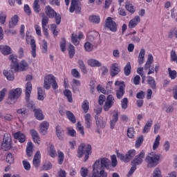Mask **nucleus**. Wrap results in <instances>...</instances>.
Here are the masks:
<instances>
[{
    "label": "nucleus",
    "mask_w": 177,
    "mask_h": 177,
    "mask_svg": "<svg viewBox=\"0 0 177 177\" xmlns=\"http://www.w3.org/2000/svg\"><path fill=\"white\" fill-rule=\"evenodd\" d=\"M68 52L69 55V57L71 59H73L74 57V55H75V48H74L73 45H70L68 48Z\"/></svg>",
    "instance_id": "nucleus-48"
},
{
    "label": "nucleus",
    "mask_w": 177,
    "mask_h": 177,
    "mask_svg": "<svg viewBox=\"0 0 177 177\" xmlns=\"http://www.w3.org/2000/svg\"><path fill=\"white\" fill-rule=\"evenodd\" d=\"M140 23V17L136 16L129 22V28H135L138 24Z\"/></svg>",
    "instance_id": "nucleus-18"
},
{
    "label": "nucleus",
    "mask_w": 177,
    "mask_h": 177,
    "mask_svg": "<svg viewBox=\"0 0 177 177\" xmlns=\"http://www.w3.org/2000/svg\"><path fill=\"white\" fill-rule=\"evenodd\" d=\"M176 59H177L176 52H175V50H172L170 52V60H171V62H176Z\"/></svg>",
    "instance_id": "nucleus-62"
},
{
    "label": "nucleus",
    "mask_w": 177,
    "mask_h": 177,
    "mask_svg": "<svg viewBox=\"0 0 177 177\" xmlns=\"http://www.w3.org/2000/svg\"><path fill=\"white\" fill-rule=\"evenodd\" d=\"M9 59L10 62H12L11 68H13L15 71H24V70L28 67V64H27L24 60H22L19 64V62H17V57L13 55H10L9 56Z\"/></svg>",
    "instance_id": "nucleus-1"
},
{
    "label": "nucleus",
    "mask_w": 177,
    "mask_h": 177,
    "mask_svg": "<svg viewBox=\"0 0 177 177\" xmlns=\"http://www.w3.org/2000/svg\"><path fill=\"white\" fill-rule=\"evenodd\" d=\"M56 135L59 140H64V130L60 129L59 125L56 126Z\"/></svg>",
    "instance_id": "nucleus-27"
},
{
    "label": "nucleus",
    "mask_w": 177,
    "mask_h": 177,
    "mask_svg": "<svg viewBox=\"0 0 177 177\" xmlns=\"http://www.w3.org/2000/svg\"><path fill=\"white\" fill-rule=\"evenodd\" d=\"M116 87V97L118 99H122V96L125 94V84L124 82L116 81L115 82Z\"/></svg>",
    "instance_id": "nucleus-8"
},
{
    "label": "nucleus",
    "mask_w": 177,
    "mask_h": 177,
    "mask_svg": "<svg viewBox=\"0 0 177 177\" xmlns=\"http://www.w3.org/2000/svg\"><path fill=\"white\" fill-rule=\"evenodd\" d=\"M18 23H19V16L15 15L11 18V20L9 21V24H8L9 28H15V27L17 26Z\"/></svg>",
    "instance_id": "nucleus-24"
},
{
    "label": "nucleus",
    "mask_w": 177,
    "mask_h": 177,
    "mask_svg": "<svg viewBox=\"0 0 177 177\" xmlns=\"http://www.w3.org/2000/svg\"><path fill=\"white\" fill-rule=\"evenodd\" d=\"M2 149H4L6 151L12 149V136L10 134L6 133L3 135V142L1 143Z\"/></svg>",
    "instance_id": "nucleus-9"
},
{
    "label": "nucleus",
    "mask_w": 177,
    "mask_h": 177,
    "mask_svg": "<svg viewBox=\"0 0 177 177\" xmlns=\"http://www.w3.org/2000/svg\"><path fill=\"white\" fill-rule=\"evenodd\" d=\"M131 71H132V66H131V62H127L126 66L124 67V75L128 77L131 75Z\"/></svg>",
    "instance_id": "nucleus-41"
},
{
    "label": "nucleus",
    "mask_w": 177,
    "mask_h": 177,
    "mask_svg": "<svg viewBox=\"0 0 177 177\" xmlns=\"http://www.w3.org/2000/svg\"><path fill=\"white\" fill-rule=\"evenodd\" d=\"M88 66H91V67H100L102 66V63H100L97 59H91L88 60Z\"/></svg>",
    "instance_id": "nucleus-37"
},
{
    "label": "nucleus",
    "mask_w": 177,
    "mask_h": 177,
    "mask_svg": "<svg viewBox=\"0 0 177 177\" xmlns=\"http://www.w3.org/2000/svg\"><path fill=\"white\" fill-rule=\"evenodd\" d=\"M77 64L79 65V67L83 74H86V73H88V71L86 70V66H85V64H84V61L80 59L77 62Z\"/></svg>",
    "instance_id": "nucleus-43"
},
{
    "label": "nucleus",
    "mask_w": 177,
    "mask_h": 177,
    "mask_svg": "<svg viewBox=\"0 0 177 177\" xmlns=\"http://www.w3.org/2000/svg\"><path fill=\"white\" fill-rule=\"evenodd\" d=\"M117 121H118V112H116L112 116V120L110 121L111 129H114Z\"/></svg>",
    "instance_id": "nucleus-32"
},
{
    "label": "nucleus",
    "mask_w": 177,
    "mask_h": 177,
    "mask_svg": "<svg viewBox=\"0 0 177 177\" xmlns=\"http://www.w3.org/2000/svg\"><path fill=\"white\" fill-rule=\"evenodd\" d=\"M88 168L86 167H82L80 169V175L82 177H86L88 176Z\"/></svg>",
    "instance_id": "nucleus-61"
},
{
    "label": "nucleus",
    "mask_w": 177,
    "mask_h": 177,
    "mask_svg": "<svg viewBox=\"0 0 177 177\" xmlns=\"http://www.w3.org/2000/svg\"><path fill=\"white\" fill-rule=\"evenodd\" d=\"M91 116L90 113H87L84 115L86 128H88V129L91 128Z\"/></svg>",
    "instance_id": "nucleus-45"
},
{
    "label": "nucleus",
    "mask_w": 177,
    "mask_h": 177,
    "mask_svg": "<svg viewBox=\"0 0 177 177\" xmlns=\"http://www.w3.org/2000/svg\"><path fill=\"white\" fill-rule=\"evenodd\" d=\"M128 98L124 97L121 101V107L122 110H127L128 109Z\"/></svg>",
    "instance_id": "nucleus-56"
},
{
    "label": "nucleus",
    "mask_w": 177,
    "mask_h": 177,
    "mask_svg": "<svg viewBox=\"0 0 177 177\" xmlns=\"http://www.w3.org/2000/svg\"><path fill=\"white\" fill-rule=\"evenodd\" d=\"M153 58L151 54L148 55V58L147 62L144 66L145 70H149L150 67H151V64H153Z\"/></svg>",
    "instance_id": "nucleus-31"
},
{
    "label": "nucleus",
    "mask_w": 177,
    "mask_h": 177,
    "mask_svg": "<svg viewBox=\"0 0 177 177\" xmlns=\"http://www.w3.org/2000/svg\"><path fill=\"white\" fill-rule=\"evenodd\" d=\"M28 107H31V110H33V112L35 113V117L37 118V120H39V121H42V120L45 118L42 110L40 109H35V104H32V103L29 104Z\"/></svg>",
    "instance_id": "nucleus-12"
},
{
    "label": "nucleus",
    "mask_w": 177,
    "mask_h": 177,
    "mask_svg": "<svg viewBox=\"0 0 177 177\" xmlns=\"http://www.w3.org/2000/svg\"><path fill=\"white\" fill-rule=\"evenodd\" d=\"M71 75L74 78H81V74H80V72L76 68L71 70Z\"/></svg>",
    "instance_id": "nucleus-60"
},
{
    "label": "nucleus",
    "mask_w": 177,
    "mask_h": 177,
    "mask_svg": "<svg viewBox=\"0 0 177 177\" xmlns=\"http://www.w3.org/2000/svg\"><path fill=\"white\" fill-rule=\"evenodd\" d=\"M6 161L8 164H13V162H15V157H13L12 153H8V155L6 156Z\"/></svg>",
    "instance_id": "nucleus-54"
},
{
    "label": "nucleus",
    "mask_w": 177,
    "mask_h": 177,
    "mask_svg": "<svg viewBox=\"0 0 177 177\" xmlns=\"http://www.w3.org/2000/svg\"><path fill=\"white\" fill-rule=\"evenodd\" d=\"M143 136H140L137 138L135 145L136 149H139L143 145Z\"/></svg>",
    "instance_id": "nucleus-51"
},
{
    "label": "nucleus",
    "mask_w": 177,
    "mask_h": 177,
    "mask_svg": "<svg viewBox=\"0 0 177 177\" xmlns=\"http://www.w3.org/2000/svg\"><path fill=\"white\" fill-rule=\"evenodd\" d=\"M48 156L51 157L52 158H55L56 156H57V153L56 152V149H55V145H50L48 150Z\"/></svg>",
    "instance_id": "nucleus-29"
},
{
    "label": "nucleus",
    "mask_w": 177,
    "mask_h": 177,
    "mask_svg": "<svg viewBox=\"0 0 177 177\" xmlns=\"http://www.w3.org/2000/svg\"><path fill=\"white\" fill-rule=\"evenodd\" d=\"M95 119L97 128H102V129L106 128V122L103 120V118L102 116L99 117L98 115H95Z\"/></svg>",
    "instance_id": "nucleus-17"
},
{
    "label": "nucleus",
    "mask_w": 177,
    "mask_h": 177,
    "mask_svg": "<svg viewBox=\"0 0 177 177\" xmlns=\"http://www.w3.org/2000/svg\"><path fill=\"white\" fill-rule=\"evenodd\" d=\"M160 157V154H156L154 152H151L146 156L145 161L149 167H156L158 165Z\"/></svg>",
    "instance_id": "nucleus-5"
},
{
    "label": "nucleus",
    "mask_w": 177,
    "mask_h": 177,
    "mask_svg": "<svg viewBox=\"0 0 177 177\" xmlns=\"http://www.w3.org/2000/svg\"><path fill=\"white\" fill-rule=\"evenodd\" d=\"M135 156H136V150L135 149H129L125 155L121 153H117L118 158L123 161V162H129Z\"/></svg>",
    "instance_id": "nucleus-6"
},
{
    "label": "nucleus",
    "mask_w": 177,
    "mask_h": 177,
    "mask_svg": "<svg viewBox=\"0 0 177 177\" xmlns=\"http://www.w3.org/2000/svg\"><path fill=\"white\" fill-rule=\"evenodd\" d=\"M48 23H49V18H48V17H44L42 18L41 24L42 30L46 37H48L49 35V33L48 32V27H46V26H48Z\"/></svg>",
    "instance_id": "nucleus-16"
},
{
    "label": "nucleus",
    "mask_w": 177,
    "mask_h": 177,
    "mask_svg": "<svg viewBox=\"0 0 177 177\" xmlns=\"http://www.w3.org/2000/svg\"><path fill=\"white\" fill-rule=\"evenodd\" d=\"M146 156V153L144 150L141 151L140 153L136 156L135 158L131 161L132 167L130 169L129 173L127 174V177L131 176V175L136 171V166L140 165L143 162V159Z\"/></svg>",
    "instance_id": "nucleus-2"
},
{
    "label": "nucleus",
    "mask_w": 177,
    "mask_h": 177,
    "mask_svg": "<svg viewBox=\"0 0 177 177\" xmlns=\"http://www.w3.org/2000/svg\"><path fill=\"white\" fill-rule=\"evenodd\" d=\"M160 140H161V136L160 135L157 136L153 145V150H157L158 147L160 146Z\"/></svg>",
    "instance_id": "nucleus-47"
},
{
    "label": "nucleus",
    "mask_w": 177,
    "mask_h": 177,
    "mask_svg": "<svg viewBox=\"0 0 177 177\" xmlns=\"http://www.w3.org/2000/svg\"><path fill=\"white\" fill-rule=\"evenodd\" d=\"M0 118H1V120H6V121H12V120H13V115L9 113L3 115V113H0Z\"/></svg>",
    "instance_id": "nucleus-46"
},
{
    "label": "nucleus",
    "mask_w": 177,
    "mask_h": 177,
    "mask_svg": "<svg viewBox=\"0 0 177 177\" xmlns=\"http://www.w3.org/2000/svg\"><path fill=\"white\" fill-rule=\"evenodd\" d=\"M64 161V153L62 151H58V164L62 165Z\"/></svg>",
    "instance_id": "nucleus-55"
},
{
    "label": "nucleus",
    "mask_w": 177,
    "mask_h": 177,
    "mask_svg": "<svg viewBox=\"0 0 177 177\" xmlns=\"http://www.w3.org/2000/svg\"><path fill=\"white\" fill-rule=\"evenodd\" d=\"M147 82L149 85L150 88H151V89H157V84L156 83L154 77L151 76H148Z\"/></svg>",
    "instance_id": "nucleus-28"
},
{
    "label": "nucleus",
    "mask_w": 177,
    "mask_h": 177,
    "mask_svg": "<svg viewBox=\"0 0 177 177\" xmlns=\"http://www.w3.org/2000/svg\"><path fill=\"white\" fill-rule=\"evenodd\" d=\"M89 21L94 23V24H99L100 23V17L99 15H91L89 17Z\"/></svg>",
    "instance_id": "nucleus-42"
},
{
    "label": "nucleus",
    "mask_w": 177,
    "mask_h": 177,
    "mask_svg": "<svg viewBox=\"0 0 177 177\" xmlns=\"http://www.w3.org/2000/svg\"><path fill=\"white\" fill-rule=\"evenodd\" d=\"M3 74V75H5L8 81H13L15 80V75L13 74V72L10 71H8L6 70H4Z\"/></svg>",
    "instance_id": "nucleus-38"
},
{
    "label": "nucleus",
    "mask_w": 177,
    "mask_h": 177,
    "mask_svg": "<svg viewBox=\"0 0 177 177\" xmlns=\"http://www.w3.org/2000/svg\"><path fill=\"white\" fill-rule=\"evenodd\" d=\"M45 13L48 17H50V19H53L55 17V15H56V11L50 7V6H46L45 7Z\"/></svg>",
    "instance_id": "nucleus-20"
},
{
    "label": "nucleus",
    "mask_w": 177,
    "mask_h": 177,
    "mask_svg": "<svg viewBox=\"0 0 177 177\" xmlns=\"http://www.w3.org/2000/svg\"><path fill=\"white\" fill-rule=\"evenodd\" d=\"M93 41H95V37L93 35H88L87 36V41L84 44V45H93Z\"/></svg>",
    "instance_id": "nucleus-57"
},
{
    "label": "nucleus",
    "mask_w": 177,
    "mask_h": 177,
    "mask_svg": "<svg viewBox=\"0 0 177 177\" xmlns=\"http://www.w3.org/2000/svg\"><path fill=\"white\" fill-rule=\"evenodd\" d=\"M34 149V144L32 142H28V145L26 147V154L28 157H31L32 156V151Z\"/></svg>",
    "instance_id": "nucleus-36"
},
{
    "label": "nucleus",
    "mask_w": 177,
    "mask_h": 177,
    "mask_svg": "<svg viewBox=\"0 0 177 177\" xmlns=\"http://www.w3.org/2000/svg\"><path fill=\"white\" fill-rule=\"evenodd\" d=\"M32 164L35 168H38L41 164V152L37 151L33 158Z\"/></svg>",
    "instance_id": "nucleus-15"
},
{
    "label": "nucleus",
    "mask_w": 177,
    "mask_h": 177,
    "mask_svg": "<svg viewBox=\"0 0 177 177\" xmlns=\"http://www.w3.org/2000/svg\"><path fill=\"white\" fill-rule=\"evenodd\" d=\"M31 91H32V84L30 83V82H28L26 84V90H25L26 102H30V97L31 96Z\"/></svg>",
    "instance_id": "nucleus-14"
},
{
    "label": "nucleus",
    "mask_w": 177,
    "mask_h": 177,
    "mask_svg": "<svg viewBox=\"0 0 177 177\" xmlns=\"http://www.w3.org/2000/svg\"><path fill=\"white\" fill-rule=\"evenodd\" d=\"M39 0H35L33 3V10L35 13L41 12V6H39Z\"/></svg>",
    "instance_id": "nucleus-44"
},
{
    "label": "nucleus",
    "mask_w": 177,
    "mask_h": 177,
    "mask_svg": "<svg viewBox=\"0 0 177 177\" xmlns=\"http://www.w3.org/2000/svg\"><path fill=\"white\" fill-rule=\"evenodd\" d=\"M64 95L66 97L69 103H73V93L68 89H65L64 91Z\"/></svg>",
    "instance_id": "nucleus-34"
},
{
    "label": "nucleus",
    "mask_w": 177,
    "mask_h": 177,
    "mask_svg": "<svg viewBox=\"0 0 177 177\" xmlns=\"http://www.w3.org/2000/svg\"><path fill=\"white\" fill-rule=\"evenodd\" d=\"M21 96V88H17L15 89L12 90L9 93L8 99L7 100V103L8 104H15V101L17 99H19Z\"/></svg>",
    "instance_id": "nucleus-7"
},
{
    "label": "nucleus",
    "mask_w": 177,
    "mask_h": 177,
    "mask_svg": "<svg viewBox=\"0 0 177 177\" xmlns=\"http://www.w3.org/2000/svg\"><path fill=\"white\" fill-rule=\"evenodd\" d=\"M127 136L130 139H133L135 138V129L132 127H129L127 129Z\"/></svg>",
    "instance_id": "nucleus-53"
},
{
    "label": "nucleus",
    "mask_w": 177,
    "mask_h": 177,
    "mask_svg": "<svg viewBox=\"0 0 177 177\" xmlns=\"http://www.w3.org/2000/svg\"><path fill=\"white\" fill-rule=\"evenodd\" d=\"M66 115L68 120H69V121H71L72 124H75V122H77V119L75 118V115H74V113H73V112L70 111H66Z\"/></svg>",
    "instance_id": "nucleus-30"
},
{
    "label": "nucleus",
    "mask_w": 177,
    "mask_h": 177,
    "mask_svg": "<svg viewBox=\"0 0 177 177\" xmlns=\"http://www.w3.org/2000/svg\"><path fill=\"white\" fill-rule=\"evenodd\" d=\"M152 125H153V120H148L145 124L144 129H142V133H149Z\"/></svg>",
    "instance_id": "nucleus-40"
},
{
    "label": "nucleus",
    "mask_w": 177,
    "mask_h": 177,
    "mask_svg": "<svg viewBox=\"0 0 177 177\" xmlns=\"http://www.w3.org/2000/svg\"><path fill=\"white\" fill-rule=\"evenodd\" d=\"M14 138L19 140V143H24L26 142V135L20 131L14 133Z\"/></svg>",
    "instance_id": "nucleus-23"
},
{
    "label": "nucleus",
    "mask_w": 177,
    "mask_h": 177,
    "mask_svg": "<svg viewBox=\"0 0 177 177\" xmlns=\"http://www.w3.org/2000/svg\"><path fill=\"white\" fill-rule=\"evenodd\" d=\"M82 108L83 109V111H84L85 113H88V111H89V102L88 101V100H86L83 102L82 104Z\"/></svg>",
    "instance_id": "nucleus-50"
},
{
    "label": "nucleus",
    "mask_w": 177,
    "mask_h": 177,
    "mask_svg": "<svg viewBox=\"0 0 177 177\" xmlns=\"http://www.w3.org/2000/svg\"><path fill=\"white\" fill-rule=\"evenodd\" d=\"M77 2H78V0H72L71 1V7L69 9L71 13H73V12H75V9H77V8H78V6L77 5Z\"/></svg>",
    "instance_id": "nucleus-49"
},
{
    "label": "nucleus",
    "mask_w": 177,
    "mask_h": 177,
    "mask_svg": "<svg viewBox=\"0 0 177 177\" xmlns=\"http://www.w3.org/2000/svg\"><path fill=\"white\" fill-rule=\"evenodd\" d=\"M71 85L74 93L78 92L80 91L78 89V86H81V82L77 79H73L71 83Z\"/></svg>",
    "instance_id": "nucleus-25"
},
{
    "label": "nucleus",
    "mask_w": 177,
    "mask_h": 177,
    "mask_svg": "<svg viewBox=\"0 0 177 177\" xmlns=\"http://www.w3.org/2000/svg\"><path fill=\"white\" fill-rule=\"evenodd\" d=\"M78 157L81 158L84 154V161H86L89 158V156L92 154V146L89 144L85 145V143H82L78 147Z\"/></svg>",
    "instance_id": "nucleus-3"
},
{
    "label": "nucleus",
    "mask_w": 177,
    "mask_h": 177,
    "mask_svg": "<svg viewBox=\"0 0 177 177\" xmlns=\"http://www.w3.org/2000/svg\"><path fill=\"white\" fill-rule=\"evenodd\" d=\"M114 102H115L114 96L109 95L103 106L104 111H109L114 106Z\"/></svg>",
    "instance_id": "nucleus-11"
},
{
    "label": "nucleus",
    "mask_w": 177,
    "mask_h": 177,
    "mask_svg": "<svg viewBox=\"0 0 177 177\" xmlns=\"http://www.w3.org/2000/svg\"><path fill=\"white\" fill-rule=\"evenodd\" d=\"M169 38H173L174 37L177 38V29H171L169 32Z\"/></svg>",
    "instance_id": "nucleus-64"
},
{
    "label": "nucleus",
    "mask_w": 177,
    "mask_h": 177,
    "mask_svg": "<svg viewBox=\"0 0 177 177\" xmlns=\"http://www.w3.org/2000/svg\"><path fill=\"white\" fill-rule=\"evenodd\" d=\"M6 12H0V23L1 24H5L6 21Z\"/></svg>",
    "instance_id": "nucleus-59"
},
{
    "label": "nucleus",
    "mask_w": 177,
    "mask_h": 177,
    "mask_svg": "<svg viewBox=\"0 0 177 177\" xmlns=\"http://www.w3.org/2000/svg\"><path fill=\"white\" fill-rule=\"evenodd\" d=\"M17 114H21L22 117H26L28 114V109L26 108H21L17 111Z\"/></svg>",
    "instance_id": "nucleus-52"
},
{
    "label": "nucleus",
    "mask_w": 177,
    "mask_h": 177,
    "mask_svg": "<svg viewBox=\"0 0 177 177\" xmlns=\"http://www.w3.org/2000/svg\"><path fill=\"white\" fill-rule=\"evenodd\" d=\"M26 39L28 45H35V39H34V37L28 32H26Z\"/></svg>",
    "instance_id": "nucleus-39"
},
{
    "label": "nucleus",
    "mask_w": 177,
    "mask_h": 177,
    "mask_svg": "<svg viewBox=\"0 0 177 177\" xmlns=\"http://www.w3.org/2000/svg\"><path fill=\"white\" fill-rule=\"evenodd\" d=\"M105 27L106 28H109V30H110V31H112V32H117V23L113 21V18L111 17H109L106 18L105 21Z\"/></svg>",
    "instance_id": "nucleus-10"
},
{
    "label": "nucleus",
    "mask_w": 177,
    "mask_h": 177,
    "mask_svg": "<svg viewBox=\"0 0 177 177\" xmlns=\"http://www.w3.org/2000/svg\"><path fill=\"white\" fill-rule=\"evenodd\" d=\"M120 71L121 69L118 66V64L115 63L112 64L111 69V75L112 77H115V75H118V74H119Z\"/></svg>",
    "instance_id": "nucleus-22"
},
{
    "label": "nucleus",
    "mask_w": 177,
    "mask_h": 177,
    "mask_svg": "<svg viewBox=\"0 0 177 177\" xmlns=\"http://www.w3.org/2000/svg\"><path fill=\"white\" fill-rule=\"evenodd\" d=\"M126 9L130 12V13H135V8L132 6L131 3L126 4Z\"/></svg>",
    "instance_id": "nucleus-63"
},
{
    "label": "nucleus",
    "mask_w": 177,
    "mask_h": 177,
    "mask_svg": "<svg viewBox=\"0 0 177 177\" xmlns=\"http://www.w3.org/2000/svg\"><path fill=\"white\" fill-rule=\"evenodd\" d=\"M51 85L53 89L56 90L57 88H59L57 82H56V77L53 75L49 74L44 77V88L49 91Z\"/></svg>",
    "instance_id": "nucleus-4"
},
{
    "label": "nucleus",
    "mask_w": 177,
    "mask_h": 177,
    "mask_svg": "<svg viewBox=\"0 0 177 177\" xmlns=\"http://www.w3.org/2000/svg\"><path fill=\"white\" fill-rule=\"evenodd\" d=\"M30 133L32 136L34 143L39 145V142H41V138H39L38 132L35 129H31L30 131Z\"/></svg>",
    "instance_id": "nucleus-19"
},
{
    "label": "nucleus",
    "mask_w": 177,
    "mask_h": 177,
    "mask_svg": "<svg viewBox=\"0 0 177 177\" xmlns=\"http://www.w3.org/2000/svg\"><path fill=\"white\" fill-rule=\"evenodd\" d=\"M71 42L74 45H79L80 41L84 38V33L80 32L77 35L75 33H72L71 35Z\"/></svg>",
    "instance_id": "nucleus-13"
},
{
    "label": "nucleus",
    "mask_w": 177,
    "mask_h": 177,
    "mask_svg": "<svg viewBox=\"0 0 177 177\" xmlns=\"http://www.w3.org/2000/svg\"><path fill=\"white\" fill-rule=\"evenodd\" d=\"M168 71H169V77L171 78V80H175V78H176V77H177L176 71H175V70L171 71V68H169Z\"/></svg>",
    "instance_id": "nucleus-58"
},
{
    "label": "nucleus",
    "mask_w": 177,
    "mask_h": 177,
    "mask_svg": "<svg viewBox=\"0 0 177 177\" xmlns=\"http://www.w3.org/2000/svg\"><path fill=\"white\" fill-rule=\"evenodd\" d=\"M45 90L42 87L37 88V99L38 100H44L45 99Z\"/></svg>",
    "instance_id": "nucleus-35"
},
{
    "label": "nucleus",
    "mask_w": 177,
    "mask_h": 177,
    "mask_svg": "<svg viewBox=\"0 0 177 177\" xmlns=\"http://www.w3.org/2000/svg\"><path fill=\"white\" fill-rule=\"evenodd\" d=\"M49 128V122L44 121L41 123L39 127L40 133L41 135H45L48 132V129Z\"/></svg>",
    "instance_id": "nucleus-21"
},
{
    "label": "nucleus",
    "mask_w": 177,
    "mask_h": 177,
    "mask_svg": "<svg viewBox=\"0 0 177 177\" xmlns=\"http://www.w3.org/2000/svg\"><path fill=\"white\" fill-rule=\"evenodd\" d=\"M0 50L2 53V55H4V56H6L8 55H10L12 53V49L9 47V46H0Z\"/></svg>",
    "instance_id": "nucleus-26"
},
{
    "label": "nucleus",
    "mask_w": 177,
    "mask_h": 177,
    "mask_svg": "<svg viewBox=\"0 0 177 177\" xmlns=\"http://www.w3.org/2000/svg\"><path fill=\"white\" fill-rule=\"evenodd\" d=\"M146 53V51H145V49H141L140 51V53L138 55V64H143V63H145V55Z\"/></svg>",
    "instance_id": "nucleus-33"
}]
</instances>
